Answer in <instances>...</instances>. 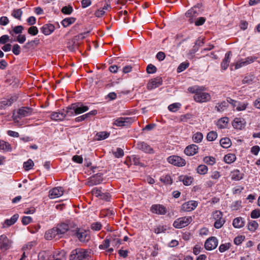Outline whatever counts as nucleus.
Here are the masks:
<instances>
[{"label": "nucleus", "mask_w": 260, "mask_h": 260, "mask_svg": "<svg viewBox=\"0 0 260 260\" xmlns=\"http://www.w3.org/2000/svg\"><path fill=\"white\" fill-rule=\"evenodd\" d=\"M198 152V147L195 144L187 146L184 149V153L188 156H192Z\"/></svg>", "instance_id": "a211bd4d"}, {"label": "nucleus", "mask_w": 260, "mask_h": 260, "mask_svg": "<svg viewBox=\"0 0 260 260\" xmlns=\"http://www.w3.org/2000/svg\"><path fill=\"white\" fill-rule=\"evenodd\" d=\"M204 162L208 165H213L215 163V159L212 156H206L204 158Z\"/></svg>", "instance_id": "49530a36"}, {"label": "nucleus", "mask_w": 260, "mask_h": 260, "mask_svg": "<svg viewBox=\"0 0 260 260\" xmlns=\"http://www.w3.org/2000/svg\"><path fill=\"white\" fill-rule=\"evenodd\" d=\"M31 113L32 109L31 108L26 107H21L18 110L17 113H13V120L15 122H18V121L17 120V118H21L24 117L29 116Z\"/></svg>", "instance_id": "20e7f679"}, {"label": "nucleus", "mask_w": 260, "mask_h": 260, "mask_svg": "<svg viewBox=\"0 0 260 260\" xmlns=\"http://www.w3.org/2000/svg\"><path fill=\"white\" fill-rule=\"evenodd\" d=\"M203 135L201 133H197L192 137L193 141L196 143H200L202 141Z\"/></svg>", "instance_id": "37998d69"}, {"label": "nucleus", "mask_w": 260, "mask_h": 260, "mask_svg": "<svg viewBox=\"0 0 260 260\" xmlns=\"http://www.w3.org/2000/svg\"><path fill=\"white\" fill-rule=\"evenodd\" d=\"M181 107V104L178 103L172 104L168 106V109L173 112L178 111Z\"/></svg>", "instance_id": "ea45409f"}, {"label": "nucleus", "mask_w": 260, "mask_h": 260, "mask_svg": "<svg viewBox=\"0 0 260 260\" xmlns=\"http://www.w3.org/2000/svg\"><path fill=\"white\" fill-rule=\"evenodd\" d=\"M75 21V18L73 17H69L64 19L61 21L62 25L64 27H68Z\"/></svg>", "instance_id": "f704fd0d"}, {"label": "nucleus", "mask_w": 260, "mask_h": 260, "mask_svg": "<svg viewBox=\"0 0 260 260\" xmlns=\"http://www.w3.org/2000/svg\"><path fill=\"white\" fill-rule=\"evenodd\" d=\"M137 148L145 153H153V149L145 142L139 141L137 144Z\"/></svg>", "instance_id": "1a4fd4ad"}, {"label": "nucleus", "mask_w": 260, "mask_h": 260, "mask_svg": "<svg viewBox=\"0 0 260 260\" xmlns=\"http://www.w3.org/2000/svg\"><path fill=\"white\" fill-rule=\"evenodd\" d=\"M90 252L83 249L77 248L72 250L70 260H89Z\"/></svg>", "instance_id": "f03ea898"}, {"label": "nucleus", "mask_w": 260, "mask_h": 260, "mask_svg": "<svg viewBox=\"0 0 260 260\" xmlns=\"http://www.w3.org/2000/svg\"><path fill=\"white\" fill-rule=\"evenodd\" d=\"M245 239V237L243 236H238L237 237H236L235 239H234V243L236 244V245H239L240 244L242 241H244Z\"/></svg>", "instance_id": "680f3d73"}, {"label": "nucleus", "mask_w": 260, "mask_h": 260, "mask_svg": "<svg viewBox=\"0 0 260 260\" xmlns=\"http://www.w3.org/2000/svg\"><path fill=\"white\" fill-rule=\"evenodd\" d=\"M79 44L74 39L68 43L67 47L71 51H75L79 47Z\"/></svg>", "instance_id": "a878e982"}, {"label": "nucleus", "mask_w": 260, "mask_h": 260, "mask_svg": "<svg viewBox=\"0 0 260 260\" xmlns=\"http://www.w3.org/2000/svg\"><path fill=\"white\" fill-rule=\"evenodd\" d=\"M32 218L30 216H23L22 219V223L24 225H27L32 221Z\"/></svg>", "instance_id": "69168bd1"}, {"label": "nucleus", "mask_w": 260, "mask_h": 260, "mask_svg": "<svg viewBox=\"0 0 260 260\" xmlns=\"http://www.w3.org/2000/svg\"><path fill=\"white\" fill-rule=\"evenodd\" d=\"M228 106V103L225 101H223L221 103H218L217 106L215 107V109L218 112H221L223 111Z\"/></svg>", "instance_id": "72a5a7b5"}, {"label": "nucleus", "mask_w": 260, "mask_h": 260, "mask_svg": "<svg viewBox=\"0 0 260 260\" xmlns=\"http://www.w3.org/2000/svg\"><path fill=\"white\" fill-rule=\"evenodd\" d=\"M12 52L15 55H18L20 52V47L18 44H15L12 48Z\"/></svg>", "instance_id": "774afa93"}, {"label": "nucleus", "mask_w": 260, "mask_h": 260, "mask_svg": "<svg viewBox=\"0 0 260 260\" xmlns=\"http://www.w3.org/2000/svg\"><path fill=\"white\" fill-rule=\"evenodd\" d=\"M198 14L199 13L197 10L191 8L186 12L185 16L189 18L188 21L189 22L192 23L194 22V17H197Z\"/></svg>", "instance_id": "aec40b11"}, {"label": "nucleus", "mask_w": 260, "mask_h": 260, "mask_svg": "<svg viewBox=\"0 0 260 260\" xmlns=\"http://www.w3.org/2000/svg\"><path fill=\"white\" fill-rule=\"evenodd\" d=\"M233 225L235 228L240 229L244 226V222L242 217H237L235 218L233 222Z\"/></svg>", "instance_id": "bb28decb"}, {"label": "nucleus", "mask_w": 260, "mask_h": 260, "mask_svg": "<svg viewBox=\"0 0 260 260\" xmlns=\"http://www.w3.org/2000/svg\"><path fill=\"white\" fill-rule=\"evenodd\" d=\"M75 107V106H74V104L73 103L67 107L66 109H63V112L65 113L64 118L67 116L71 117L76 115Z\"/></svg>", "instance_id": "b1692460"}, {"label": "nucleus", "mask_w": 260, "mask_h": 260, "mask_svg": "<svg viewBox=\"0 0 260 260\" xmlns=\"http://www.w3.org/2000/svg\"><path fill=\"white\" fill-rule=\"evenodd\" d=\"M103 174L97 173L90 177V185H97L102 181L103 180Z\"/></svg>", "instance_id": "5701e85b"}, {"label": "nucleus", "mask_w": 260, "mask_h": 260, "mask_svg": "<svg viewBox=\"0 0 260 260\" xmlns=\"http://www.w3.org/2000/svg\"><path fill=\"white\" fill-rule=\"evenodd\" d=\"M193 178L187 176H180L178 177V180L180 182H182L186 186L190 185L193 180Z\"/></svg>", "instance_id": "393cba45"}, {"label": "nucleus", "mask_w": 260, "mask_h": 260, "mask_svg": "<svg viewBox=\"0 0 260 260\" xmlns=\"http://www.w3.org/2000/svg\"><path fill=\"white\" fill-rule=\"evenodd\" d=\"M55 228L58 232V234H59V236L61 238L62 235L69 230V226L66 223H62L60 224H58Z\"/></svg>", "instance_id": "412c9836"}, {"label": "nucleus", "mask_w": 260, "mask_h": 260, "mask_svg": "<svg viewBox=\"0 0 260 260\" xmlns=\"http://www.w3.org/2000/svg\"><path fill=\"white\" fill-rule=\"evenodd\" d=\"M236 159V156L234 154H228L224 157V161L226 164L233 162Z\"/></svg>", "instance_id": "473e14b6"}, {"label": "nucleus", "mask_w": 260, "mask_h": 260, "mask_svg": "<svg viewBox=\"0 0 260 260\" xmlns=\"http://www.w3.org/2000/svg\"><path fill=\"white\" fill-rule=\"evenodd\" d=\"M192 221L190 216L179 218L173 223V226L177 229H181L188 225Z\"/></svg>", "instance_id": "39448f33"}, {"label": "nucleus", "mask_w": 260, "mask_h": 260, "mask_svg": "<svg viewBox=\"0 0 260 260\" xmlns=\"http://www.w3.org/2000/svg\"><path fill=\"white\" fill-rule=\"evenodd\" d=\"M253 79H254L253 76L252 75L246 76L245 77L244 79L242 80V83L243 84H251L252 83Z\"/></svg>", "instance_id": "09e8293b"}, {"label": "nucleus", "mask_w": 260, "mask_h": 260, "mask_svg": "<svg viewBox=\"0 0 260 260\" xmlns=\"http://www.w3.org/2000/svg\"><path fill=\"white\" fill-rule=\"evenodd\" d=\"M133 161L135 165H139L140 166H144V165L140 162V158L137 155L132 156Z\"/></svg>", "instance_id": "052dcab7"}, {"label": "nucleus", "mask_w": 260, "mask_h": 260, "mask_svg": "<svg viewBox=\"0 0 260 260\" xmlns=\"http://www.w3.org/2000/svg\"><path fill=\"white\" fill-rule=\"evenodd\" d=\"M197 172L200 174L204 175L207 173L208 167L204 165H201L197 168Z\"/></svg>", "instance_id": "79ce46f5"}, {"label": "nucleus", "mask_w": 260, "mask_h": 260, "mask_svg": "<svg viewBox=\"0 0 260 260\" xmlns=\"http://www.w3.org/2000/svg\"><path fill=\"white\" fill-rule=\"evenodd\" d=\"M73 234L76 236L81 242H86L90 239L89 232L83 229L76 228L73 231Z\"/></svg>", "instance_id": "7ed1b4c3"}, {"label": "nucleus", "mask_w": 260, "mask_h": 260, "mask_svg": "<svg viewBox=\"0 0 260 260\" xmlns=\"http://www.w3.org/2000/svg\"><path fill=\"white\" fill-rule=\"evenodd\" d=\"M192 117V115L190 113H187L182 115L180 117V121L181 122H187L188 120Z\"/></svg>", "instance_id": "8fccbe9b"}, {"label": "nucleus", "mask_w": 260, "mask_h": 260, "mask_svg": "<svg viewBox=\"0 0 260 260\" xmlns=\"http://www.w3.org/2000/svg\"><path fill=\"white\" fill-rule=\"evenodd\" d=\"M64 190L62 187H56L49 191V197L50 199H55L61 197L63 193Z\"/></svg>", "instance_id": "9d476101"}, {"label": "nucleus", "mask_w": 260, "mask_h": 260, "mask_svg": "<svg viewBox=\"0 0 260 260\" xmlns=\"http://www.w3.org/2000/svg\"><path fill=\"white\" fill-rule=\"evenodd\" d=\"M198 203L194 201H190L184 203L181 207L183 211L189 212L194 210L197 206Z\"/></svg>", "instance_id": "4468645a"}, {"label": "nucleus", "mask_w": 260, "mask_h": 260, "mask_svg": "<svg viewBox=\"0 0 260 260\" xmlns=\"http://www.w3.org/2000/svg\"><path fill=\"white\" fill-rule=\"evenodd\" d=\"M0 149L5 151H10L11 149L10 145L3 140H0Z\"/></svg>", "instance_id": "e433bc0d"}, {"label": "nucleus", "mask_w": 260, "mask_h": 260, "mask_svg": "<svg viewBox=\"0 0 260 260\" xmlns=\"http://www.w3.org/2000/svg\"><path fill=\"white\" fill-rule=\"evenodd\" d=\"M45 237L48 240H52L53 238L57 239L60 238L55 228L47 231L45 233Z\"/></svg>", "instance_id": "2eb2a0df"}, {"label": "nucleus", "mask_w": 260, "mask_h": 260, "mask_svg": "<svg viewBox=\"0 0 260 260\" xmlns=\"http://www.w3.org/2000/svg\"><path fill=\"white\" fill-rule=\"evenodd\" d=\"M106 62L109 64H113L114 65H118L119 64L131 65L130 62L131 60L128 59H123L121 57H112L106 59Z\"/></svg>", "instance_id": "0eeeda50"}, {"label": "nucleus", "mask_w": 260, "mask_h": 260, "mask_svg": "<svg viewBox=\"0 0 260 260\" xmlns=\"http://www.w3.org/2000/svg\"><path fill=\"white\" fill-rule=\"evenodd\" d=\"M115 156L117 158L122 157L124 155L123 150L120 148H117L116 151L114 152Z\"/></svg>", "instance_id": "bf43d9fd"}, {"label": "nucleus", "mask_w": 260, "mask_h": 260, "mask_svg": "<svg viewBox=\"0 0 260 260\" xmlns=\"http://www.w3.org/2000/svg\"><path fill=\"white\" fill-rule=\"evenodd\" d=\"M41 30L45 35H49L54 30V26L52 24H46L42 27Z\"/></svg>", "instance_id": "4be33fe9"}, {"label": "nucleus", "mask_w": 260, "mask_h": 260, "mask_svg": "<svg viewBox=\"0 0 260 260\" xmlns=\"http://www.w3.org/2000/svg\"><path fill=\"white\" fill-rule=\"evenodd\" d=\"M22 15V11L21 9H18L14 10L12 12V15L15 18L21 20V18Z\"/></svg>", "instance_id": "58836bf2"}, {"label": "nucleus", "mask_w": 260, "mask_h": 260, "mask_svg": "<svg viewBox=\"0 0 260 260\" xmlns=\"http://www.w3.org/2000/svg\"><path fill=\"white\" fill-rule=\"evenodd\" d=\"M220 144L222 147L228 148L231 146V141L229 138H224L220 140Z\"/></svg>", "instance_id": "2f4dec72"}, {"label": "nucleus", "mask_w": 260, "mask_h": 260, "mask_svg": "<svg viewBox=\"0 0 260 260\" xmlns=\"http://www.w3.org/2000/svg\"><path fill=\"white\" fill-rule=\"evenodd\" d=\"M34 163L31 159H29L27 161L24 162L23 164V167L25 170H29L32 168Z\"/></svg>", "instance_id": "de8ad7c7"}, {"label": "nucleus", "mask_w": 260, "mask_h": 260, "mask_svg": "<svg viewBox=\"0 0 260 260\" xmlns=\"http://www.w3.org/2000/svg\"><path fill=\"white\" fill-rule=\"evenodd\" d=\"M218 245V240L215 237L208 238L205 243V248L208 250L215 249Z\"/></svg>", "instance_id": "6e6552de"}, {"label": "nucleus", "mask_w": 260, "mask_h": 260, "mask_svg": "<svg viewBox=\"0 0 260 260\" xmlns=\"http://www.w3.org/2000/svg\"><path fill=\"white\" fill-rule=\"evenodd\" d=\"M88 32H84L83 33H81L79 34L78 35L75 36L74 38V40L77 41V42L80 40H83L84 39L86 36L87 35Z\"/></svg>", "instance_id": "0e129e2a"}, {"label": "nucleus", "mask_w": 260, "mask_h": 260, "mask_svg": "<svg viewBox=\"0 0 260 260\" xmlns=\"http://www.w3.org/2000/svg\"><path fill=\"white\" fill-rule=\"evenodd\" d=\"M28 32L29 34L35 36L38 33V29L36 26H31L28 29Z\"/></svg>", "instance_id": "6e6d98bb"}, {"label": "nucleus", "mask_w": 260, "mask_h": 260, "mask_svg": "<svg viewBox=\"0 0 260 260\" xmlns=\"http://www.w3.org/2000/svg\"><path fill=\"white\" fill-rule=\"evenodd\" d=\"M61 12L67 15H70L73 12V8L71 6H64L62 7Z\"/></svg>", "instance_id": "603ef678"}, {"label": "nucleus", "mask_w": 260, "mask_h": 260, "mask_svg": "<svg viewBox=\"0 0 260 260\" xmlns=\"http://www.w3.org/2000/svg\"><path fill=\"white\" fill-rule=\"evenodd\" d=\"M151 211L157 214L164 215L167 213V209L163 205L156 204L151 206Z\"/></svg>", "instance_id": "ddd939ff"}, {"label": "nucleus", "mask_w": 260, "mask_h": 260, "mask_svg": "<svg viewBox=\"0 0 260 260\" xmlns=\"http://www.w3.org/2000/svg\"><path fill=\"white\" fill-rule=\"evenodd\" d=\"M110 238H111V243L113 246H119L121 244L120 239L116 238V236H110Z\"/></svg>", "instance_id": "a19ab883"}, {"label": "nucleus", "mask_w": 260, "mask_h": 260, "mask_svg": "<svg viewBox=\"0 0 260 260\" xmlns=\"http://www.w3.org/2000/svg\"><path fill=\"white\" fill-rule=\"evenodd\" d=\"M229 121V118L226 117L220 118L217 122V125L220 128L226 127V124Z\"/></svg>", "instance_id": "c756f323"}, {"label": "nucleus", "mask_w": 260, "mask_h": 260, "mask_svg": "<svg viewBox=\"0 0 260 260\" xmlns=\"http://www.w3.org/2000/svg\"><path fill=\"white\" fill-rule=\"evenodd\" d=\"M168 161L170 164L178 167H182L185 165V160L181 157L177 155L170 156L168 158Z\"/></svg>", "instance_id": "423d86ee"}, {"label": "nucleus", "mask_w": 260, "mask_h": 260, "mask_svg": "<svg viewBox=\"0 0 260 260\" xmlns=\"http://www.w3.org/2000/svg\"><path fill=\"white\" fill-rule=\"evenodd\" d=\"M205 89L204 86L196 85L189 87L188 90L192 93H194L193 99L196 102L203 103L209 101L211 98L209 93L203 92Z\"/></svg>", "instance_id": "f257e3e1"}, {"label": "nucleus", "mask_w": 260, "mask_h": 260, "mask_svg": "<svg viewBox=\"0 0 260 260\" xmlns=\"http://www.w3.org/2000/svg\"><path fill=\"white\" fill-rule=\"evenodd\" d=\"M162 79L160 77H156L153 79H151L148 83L147 88L148 90H152L159 87L162 84Z\"/></svg>", "instance_id": "9b49d317"}, {"label": "nucleus", "mask_w": 260, "mask_h": 260, "mask_svg": "<svg viewBox=\"0 0 260 260\" xmlns=\"http://www.w3.org/2000/svg\"><path fill=\"white\" fill-rule=\"evenodd\" d=\"M232 179L235 180H240L243 178V174L241 173L238 170H234L232 173Z\"/></svg>", "instance_id": "7c9ffc66"}, {"label": "nucleus", "mask_w": 260, "mask_h": 260, "mask_svg": "<svg viewBox=\"0 0 260 260\" xmlns=\"http://www.w3.org/2000/svg\"><path fill=\"white\" fill-rule=\"evenodd\" d=\"M247 105L248 103H244L238 102L237 106L236 107V110L238 111L244 110L246 108Z\"/></svg>", "instance_id": "3c124183"}, {"label": "nucleus", "mask_w": 260, "mask_h": 260, "mask_svg": "<svg viewBox=\"0 0 260 260\" xmlns=\"http://www.w3.org/2000/svg\"><path fill=\"white\" fill-rule=\"evenodd\" d=\"M111 243V238L108 237H107L105 240H104L103 244H101L99 246V248L100 249H106L110 246V243Z\"/></svg>", "instance_id": "a18cd8bd"}, {"label": "nucleus", "mask_w": 260, "mask_h": 260, "mask_svg": "<svg viewBox=\"0 0 260 260\" xmlns=\"http://www.w3.org/2000/svg\"><path fill=\"white\" fill-rule=\"evenodd\" d=\"M9 22L8 18L6 16H2L0 18V25L5 26Z\"/></svg>", "instance_id": "e2e57ef3"}, {"label": "nucleus", "mask_w": 260, "mask_h": 260, "mask_svg": "<svg viewBox=\"0 0 260 260\" xmlns=\"http://www.w3.org/2000/svg\"><path fill=\"white\" fill-rule=\"evenodd\" d=\"M110 135V134L106 132H101L96 134V140L99 141L104 140L107 138Z\"/></svg>", "instance_id": "c9c22d12"}, {"label": "nucleus", "mask_w": 260, "mask_h": 260, "mask_svg": "<svg viewBox=\"0 0 260 260\" xmlns=\"http://www.w3.org/2000/svg\"><path fill=\"white\" fill-rule=\"evenodd\" d=\"M65 113L63 111L59 112H53L51 115V118L54 120H62L64 118Z\"/></svg>", "instance_id": "cd10ccee"}, {"label": "nucleus", "mask_w": 260, "mask_h": 260, "mask_svg": "<svg viewBox=\"0 0 260 260\" xmlns=\"http://www.w3.org/2000/svg\"><path fill=\"white\" fill-rule=\"evenodd\" d=\"M230 243L222 244L219 247V250L220 252H223L229 249L230 247Z\"/></svg>", "instance_id": "5fc2aeb1"}, {"label": "nucleus", "mask_w": 260, "mask_h": 260, "mask_svg": "<svg viewBox=\"0 0 260 260\" xmlns=\"http://www.w3.org/2000/svg\"><path fill=\"white\" fill-rule=\"evenodd\" d=\"M133 122V120L131 117H120L117 119L114 124L118 126H126Z\"/></svg>", "instance_id": "f8f14e48"}, {"label": "nucleus", "mask_w": 260, "mask_h": 260, "mask_svg": "<svg viewBox=\"0 0 260 260\" xmlns=\"http://www.w3.org/2000/svg\"><path fill=\"white\" fill-rule=\"evenodd\" d=\"M252 218H257L260 217V209H256L252 211L250 214Z\"/></svg>", "instance_id": "864d4df0"}, {"label": "nucleus", "mask_w": 260, "mask_h": 260, "mask_svg": "<svg viewBox=\"0 0 260 260\" xmlns=\"http://www.w3.org/2000/svg\"><path fill=\"white\" fill-rule=\"evenodd\" d=\"M74 106H75V114L78 115L82 114L84 112L87 111L89 109L88 107L84 106L81 103H74Z\"/></svg>", "instance_id": "f3484780"}, {"label": "nucleus", "mask_w": 260, "mask_h": 260, "mask_svg": "<svg viewBox=\"0 0 260 260\" xmlns=\"http://www.w3.org/2000/svg\"><path fill=\"white\" fill-rule=\"evenodd\" d=\"M213 217L215 220L222 219V214L219 211H216L213 213Z\"/></svg>", "instance_id": "13d9d810"}, {"label": "nucleus", "mask_w": 260, "mask_h": 260, "mask_svg": "<svg viewBox=\"0 0 260 260\" xmlns=\"http://www.w3.org/2000/svg\"><path fill=\"white\" fill-rule=\"evenodd\" d=\"M258 226V224L256 221L252 220L249 222L248 229L251 232H254L257 229Z\"/></svg>", "instance_id": "4c0bfd02"}, {"label": "nucleus", "mask_w": 260, "mask_h": 260, "mask_svg": "<svg viewBox=\"0 0 260 260\" xmlns=\"http://www.w3.org/2000/svg\"><path fill=\"white\" fill-rule=\"evenodd\" d=\"M19 217L18 214H15L10 219H7L5 220L4 223L8 226H10L14 224L17 220Z\"/></svg>", "instance_id": "c85d7f7f"}, {"label": "nucleus", "mask_w": 260, "mask_h": 260, "mask_svg": "<svg viewBox=\"0 0 260 260\" xmlns=\"http://www.w3.org/2000/svg\"><path fill=\"white\" fill-rule=\"evenodd\" d=\"M0 246L2 249H8L11 246V242L5 235L0 236Z\"/></svg>", "instance_id": "dca6fc26"}, {"label": "nucleus", "mask_w": 260, "mask_h": 260, "mask_svg": "<svg viewBox=\"0 0 260 260\" xmlns=\"http://www.w3.org/2000/svg\"><path fill=\"white\" fill-rule=\"evenodd\" d=\"M23 27L22 25H18L14 27L13 29V32L16 34H19L22 32Z\"/></svg>", "instance_id": "338daca9"}, {"label": "nucleus", "mask_w": 260, "mask_h": 260, "mask_svg": "<svg viewBox=\"0 0 260 260\" xmlns=\"http://www.w3.org/2000/svg\"><path fill=\"white\" fill-rule=\"evenodd\" d=\"M245 122L244 119L240 118H235L232 122L233 126L236 129H241L244 127Z\"/></svg>", "instance_id": "6ab92c4d"}, {"label": "nucleus", "mask_w": 260, "mask_h": 260, "mask_svg": "<svg viewBox=\"0 0 260 260\" xmlns=\"http://www.w3.org/2000/svg\"><path fill=\"white\" fill-rule=\"evenodd\" d=\"M224 222L225 220L223 219L216 220L214 222V226L216 229H220L222 227Z\"/></svg>", "instance_id": "4d7b16f0"}, {"label": "nucleus", "mask_w": 260, "mask_h": 260, "mask_svg": "<svg viewBox=\"0 0 260 260\" xmlns=\"http://www.w3.org/2000/svg\"><path fill=\"white\" fill-rule=\"evenodd\" d=\"M217 137V133L214 131H211L208 133L207 135V139L209 141H213L216 139Z\"/></svg>", "instance_id": "c03bdc74"}]
</instances>
